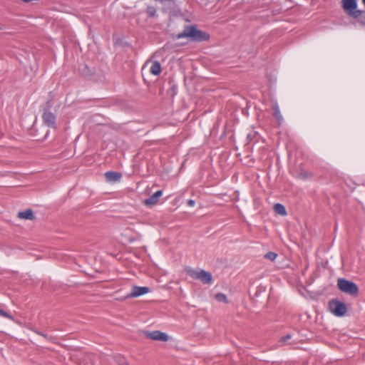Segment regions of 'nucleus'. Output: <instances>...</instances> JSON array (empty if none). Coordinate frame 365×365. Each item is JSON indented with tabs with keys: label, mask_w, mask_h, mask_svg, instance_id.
<instances>
[{
	"label": "nucleus",
	"mask_w": 365,
	"mask_h": 365,
	"mask_svg": "<svg viewBox=\"0 0 365 365\" xmlns=\"http://www.w3.org/2000/svg\"><path fill=\"white\" fill-rule=\"evenodd\" d=\"M163 191L158 190L153 195H152L150 197L146 199L144 201V204L147 206H153L155 205L159 200V198L162 196Z\"/></svg>",
	"instance_id": "9d476101"
},
{
	"label": "nucleus",
	"mask_w": 365,
	"mask_h": 365,
	"mask_svg": "<svg viewBox=\"0 0 365 365\" xmlns=\"http://www.w3.org/2000/svg\"><path fill=\"white\" fill-rule=\"evenodd\" d=\"M145 336L153 340L160 341H167L168 340V336L167 334L160 331H153L145 332Z\"/></svg>",
	"instance_id": "0eeeda50"
},
{
	"label": "nucleus",
	"mask_w": 365,
	"mask_h": 365,
	"mask_svg": "<svg viewBox=\"0 0 365 365\" xmlns=\"http://www.w3.org/2000/svg\"><path fill=\"white\" fill-rule=\"evenodd\" d=\"M1 29H2V28L0 26V30H1Z\"/></svg>",
	"instance_id": "a878e982"
},
{
	"label": "nucleus",
	"mask_w": 365,
	"mask_h": 365,
	"mask_svg": "<svg viewBox=\"0 0 365 365\" xmlns=\"http://www.w3.org/2000/svg\"><path fill=\"white\" fill-rule=\"evenodd\" d=\"M329 308L331 312L336 317H343L347 312L346 305L337 299L329 302Z\"/></svg>",
	"instance_id": "423d86ee"
},
{
	"label": "nucleus",
	"mask_w": 365,
	"mask_h": 365,
	"mask_svg": "<svg viewBox=\"0 0 365 365\" xmlns=\"http://www.w3.org/2000/svg\"><path fill=\"white\" fill-rule=\"evenodd\" d=\"M277 257V255L273 252H268L265 255L264 258L273 262Z\"/></svg>",
	"instance_id": "6ab92c4d"
},
{
	"label": "nucleus",
	"mask_w": 365,
	"mask_h": 365,
	"mask_svg": "<svg viewBox=\"0 0 365 365\" xmlns=\"http://www.w3.org/2000/svg\"><path fill=\"white\" fill-rule=\"evenodd\" d=\"M210 34L197 29L195 25H187L182 32L177 34L178 39L187 38L190 41L202 42L210 39Z\"/></svg>",
	"instance_id": "f257e3e1"
},
{
	"label": "nucleus",
	"mask_w": 365,
	"mask_h": 365,
	"mask_svg": "<svg viewBox=\"0 0 365 365\" xmlns=\"http://www.w3.org/2000/svg\"><path fill=\"white\" fill-rule=\"evenodd\" d=\"M257 132H253L252 133H249L247 135V140L248 143L251 142L254 138L257 136Z\"/></svg>",
	"instance_id": "aec40b11"
},
{
	"label": "nucleus",
	"mask_w": 365,
	"mask_h": 365,
	"mask_svg": "<svg viewBox=\"0 0 365 365\" xmlns=\"http://www.w3.org/2000/svg\"><path fill=\"white\" fill-rule=\"evenodd\" d=\"M147 14L148 17H154L156 14V9L153 6H148L147 7Z\"/></svg>",
	"instance_id": "f3484780"
},
{
	"label": "nucleus",
	"mask_w": 365,
	"mask_h": 365,
	"mask_svg": "<svg viewBox=\"0 0 365 365\" xmlns=\"http://www.w3.org/2000/svg\"><path fill=\"white\" fill-rule=\"evenodd\" d=\"M342 6L346 14L354 19H357L361 16L362 14H365V11L356 9V0H342Z\"/></svg>",
	"instance_id": "39448f33"
},
{
	"label": "nucleus",
	"mask_w": 365,
	"mask_h": 365,
	"mask_svg": "<svg viewBox=\"0 0 365 365\" xmlns=\"http://www.w3.org/2000/svg\"><path fill=\"white\" fill-rule=\"evenodd\" d=\"M337 287L341 292L352 297H356L359 294L356 284L344 278L338 279Z\"/></svg>",
	"instance_id": "7ed1b4c3"
},
{
	"label": "nucleus",
	"mask_w": 365,
	"mask_h": 365,
	"mask_svg": "<svg viewBox=\"0 0 365 365\" xmlns=\"http://www.w3.org/2000/svg\"><path fill=\"white\" fill-rule=\"evenodd\" d=\"M187 204L190 207H193L195 205V200H193L192 199H190V200H187Z\"/></svg>",
	"instance_id": "b1692460"
},
{
	"label": "nucleus",
	"mask_w": 365,
	"mask_h": 365,
	"mask_svg": "<svg viewBox=\"0 0 365 365\" xmlns=\"http://www.w3.org/2000/svg\"><path fill=\"white\" fill-rule=\"evenodd\" d=\"M106 180L108 182H119L121 179L122 175L120 173L115 171H108L105 174Z\"/></svg>",
	"instance_id": "1a4fd4ad"
},
{
	"label": "nucleus",
	"mask_w": 365,
	"mask_h": 365,
	"mask_svg": "<svg viewBox=\"0 0 365 365\" xmlns=\"http://www.w3.org/2000/svg\"><path fill=\"white\" fill-rule=\"evenodd\" d=\"M313 174L310 172L301 170L297 175V178L304 180H307L311 177H312Z\"/></svg>",
	"instance_id": "4468645a"
},
{
	"label": "nucleus",
	"mask_w": 365,
	"mask_h": 365,
	"mask_svg": "<svg viewBox=\"0 0 365 365\" xmlns=\"http://www.w3.org/2000/svg\"><path fill=\"white\" fill-rule=\"evenodd\" d=\"M215 299L220 302L228 303L227 296L222 293L216 294Z\"/></svg>",
	"instance_id": "dca6fc26"
},
{
	"label": "nucleus",
	"mask_w": 365,
	"mask_h": 365,
	"mask_svg": "<svg viewBox=\"0 0 365 365\" xmlns=\"http://www.w3.org/2000/svg\"><path fill=\"white\" fill-rule=\"evenodd\" d=\"M273 110H274V116L277 118V120H280L282 119V116L280 113V110H279V107L277 106V105H275L274 107H273Z\"/></svg>",
	"instance_id": "a211bd4d"
},
{
	"label": "nucleus",
	"mask_w": 365,
	"mask_h": 365,
	"mask_svg": "<svg viewBox=\"0 0 365 365\" xmlns=\"http://www.w3.org/2000/svg\"><path fill=\"white\" fill-rule=\"evenodd\" d=\"M53 106L52 99L48 100L43 108L42 119L43 123L53 129H56V116L51 111Z\"/></svg>",
	"instance_id": "f03ea898"
},
{
	"label": "nucleus",
	"mask_w": 365,
	"mask_h": 365,
	"mask_svg": "<svg viewBox=\"0 0 365 365\" xmlns=\"http://www.w3.org/2000/svg\"><path fill=\"white\" fill-rule=\"evenodd\" d=\"M31 330L32 331H34V333L43 336V338H45L46 339L50 341H53L55 340V337L54 336H48V334L42 332V331H40L39 330H38L36 328H31Z\"/></svg>",
	"instance_id": "2eb2a0df"
},
{
	"label": "nucleus",
	"mask_w": 365,
	"mask_h": 365,
	"mask_svg": "<svg viewBox=\"0 0 365 365\" xmlns=\"http://www.w3.org/2000/svg\"><path fill=\"white\" fill-rule=\"evenodd\" d=\"M274 210L277 214L282 216L287 215V211L284 206L280 203H277L274 205Z\"/></svg>",
	"instance_id": "ddd939ff"
},
{
	"label": "nucleus",
	"mask_w": 365,
	"mask_h": 365,
	"mask_svg": "<svg viewBox=\"0 0 365 365\" xmlns=\"http://www.w3.org/2000/svg\"><path fill=\"white\" fill-rule=\"evenodd\" d=\"M150 71L153 75L158 76L161 72L160 63L158 61H154L150 68Z\"/></svg>",
	"instance_id": "f8f14e48"
},
{
	"label": "nucleus",
	"mask_w": 365,
	"mask_h": 365,
	"mask_svg": "<svg viewBox=\"0 0 365 365\" xmlns=\"http://www.w3.org/2000/svg\"><path fill=\"white\" fill-rule=\"evenodd\" d=\"M149 292V288L147 287L133 286L131 292L128 294L127 298L138 297Z\"/></svg>",
	"instance_id": "6e6552de"
},
{
	"label": "nucleus",
	"mask_w": 365,
	"mask_h": 365,
	"mask_svg": "<svg viewBox=\"0 0 365 365\" xmlns=\"http://www.w3.org/2000/svg\"><path fill=\"white\" fill-rule=\"evenodd\" d=\"M292 338V335L291 334H287L282 337H281L280 340H279V342H282V343H285L287 342L289 339H290Z\"/></svg>",
	"instance_id": "4be33fe9"
},
{
	"label": "nucleus",
	"mask_w": 365,
	"mask_h": 365,
	"mask_svg": "<svg viewBox=\"0 0 365 365\" xmlns=\"http://www.w3.org/2000/svg\"><path fill=\"white\" fill-rule=\"evenodd\" d=\"M186 273L192 279H199L205 284H210L212 282V276L210 272L205 270L196 271L192 267H187L185 269Z\"/></svg>",
	"instance_id": "20e7f679"
},
{
	"label": "nucleus",
	"mask_w": 365,
	"mask_h": 365,
	"mask_svg": "<svg viewBox=\"0 0 365 365\" xmlns=\"http://www.w3.org/2000/svg\"><path fill=\"white\" fill-rule=\"evenodd\" d=\"M18 217L21 219L33 220L34 218V212L31 209H27L25 211L19 212Z\"/></svg>",
	"instance_id": "9b49d317"
},
{
	"label": "nucleus",
	"mask_w": 365,
	"mask_h": 365,
	"mask_svg": "<svg viewBox=\"0 0 365 365\" xmlns=\"http://www.w3.org/2000/svg\"><path fill=\"white\" fill-rule=\"evenodd\" d=\"M0 316L6 317V318L10 319H13V317H11V314H9V313H7L6 312L4 311L1 309H0Z\"/></svg>",
	"instance_id": "412c9836"
},
{
	"label": "nucleus",
	"mask_w": 365,
	"mask_h": 365,
	"mask_svg": "<svg viewBox=\"0 0 365 365\" xmlns=\"http://www.w3.org/2000/svg\"><path fill=\"white\" fill-rule=\"evenodd\" d=\"M116 361L119 364V365H128L127 361L124 358L122 357L117 358Z\"/></svg>",
	"instance_id": "5701e85b"
},
{
	"label": "nucleus",
	"mask_w": 365,
	"mask_h": 365,
	"mask_svg": "<svg viewBox=\"0 0 365 365\" xmlns=\"http://www.w3.org/2000/svg\"><path fill=\"white\" fill-rule=\"evenodd\" d=\"M363 3L365 4V0H362Z\"/></svg>",
	"instance_id": "393cba45"
}]
</instances>
